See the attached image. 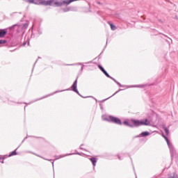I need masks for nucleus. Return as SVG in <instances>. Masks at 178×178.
I'll return each mask as SVG.
<instances>
[{
  "label": "nucleus",
  "instance_id": "obj_1",
  "mask_svg": "<svg viewBox=\"0 0 178 178\" xmlns=\"http://www.w3.org/2000/svg\"><path fill=\"white\" fill-rule=\"evenodd\" d=\"M102 119L106 122H108V123H115V124H119L120 126L124 124V126L131 127V129H134V127H140V126H151V121H149L147 118L142 120L131 118V122L132 124L129 122L127 120H125L123 121V122H122V120H120V118L113 115H108V118H106V115H102Z\"/></svg>",
  "mask_w": 178,
  "mask_h": 178
},
{
  "label": "nucleus",
  "instance_id": "obj_2",
  "mask_svg": "<svg viewBox=\"0 0 178 178\" xmlns=\"http://www.w3.org/2000/svg\"><path fill=\"white\" fill-rule=\"evenodd\" d=\"M77 80H79V76H76V79L74 80V81L73 82L72 85L70 88L62 90H56L52 93H50L42 97L38 98L32 102H30L29 103H26V105H31V104H33V102H37V101H41V99H44V98H48V97L55 95V94H58V92H63V91H73L74 92H76V94L79 95V97H81V98H93V99H95L96 102H98V100L92 96L84 97L81 95V94H80V92H79V90L77 89Z\"/></svg>",
  "mask_w": 178,
  "mask_h": 178
},
{
  "label": "nucleus",
  "instance_id": "obj_3",
  "mask_svg": "<svg viewBox=\"0 0 178 178\" xmlns=\"http://www.w3.org/2000/svg\"><path fill=\"white\" fill-rule=\"evenodd\" d=\"M29 33H31L30 36L26 35L24 38L22 44L23 47H26V45L30 46L31 38H38L42 34V28L40 25L33 26L29 29Z\"/></svg>",
  "mask_w": 178,
  "mask_h": 178
},
{
  "label": "nucleus",
  "instance_id": "obj_4",
  "mask_svg": "<svg viewBox=\"0 0 178 178\" xmlns=\"http://www.w3.org/2000/svg\"><path fill=\"white\" fill-rule=\"evenodd\" d=\"M113 82L116 83L119 87L127 88H148V87H150V88H152L154 86H155V83H145V84H141V85H132V86H127V85H122L119 81H118L115 78L112 79Z\"/></svg>",
  "mask_w": 178,
  "mask_h": 178
},
{
  "label": "nucleus",
  "instance_id": "obj_5",
  "mask_svg": "<svg viewBox=\"0 0 178 178\" xmlns=\"http://www.w3.org/2000/svg\"><path fill=\"white\" fill-rule=\"evenodd\" d=\"M27 3L33 5H44V6H54V0H24Z\"/></svg>",
  "mask_w": 178,
  "mask_h": 178
},
{
  "label": "nucleus",
  "instance_id": "obj_6",
  "mask_svg": "<svg viewBox=\"0 0 178 178\" xmlns=\"http://www.w3.org/2000/svg\"><path fill=\"white\" fill-rule=\"evenodd\" d=\"M76 1L80 0H54L53 1V7L54 8H60L62 6H69L72 2H76Z\"/></svg>",
  "mask_w": 178,
  "mask_h": 178
},
{
  "label": "nucleus",
  "instance_id": "obj_7",
  "mask_svg": "<svg viewBox=\"0 0 178 178\" xmlns=\"http://www.w3.org/2000/svg\"><path fill=\"white\" fill-rule=\"evenodd\" d=\"M16 26H17V24H14L7 29H0V38H4V37L6 36V34H8V30L10 31V33H8V34H10V35H11V37H13V31H15V27H16Z\"/></svg>",
  "mask_w": 178,
  "mask_h": 178
},
{
  "label": "nucleus",
  "instance_id": "obj_8",
  "mask_svg": "<svg viewBox=\"0 0 178 178\" xmlns=\"http://www.w3.org/2000/svg\"><path fill=\"white\" fill-rule=\"evenodd\" d=\"M163 137L167 143V145L169 147L171 158H173V156H175V154H176V150L175 149L173 145H172V143H170V140H169V138H168L165 135H163Z\"/></svg>",
  "mask_w": 178,
  "mask_h": 178
},
{
  "label": "nucleus",
  "instance_id": "obj_9",
  "mask_svg": "<svg viewBox=\"0 0 178 178\" xmlns=\"http://www.w3.org/2000/svg\"><path fill=\"white\" fill-rule=\"evenodd\" d=\"M15 27L17 28V37H22V35H24V33H26V31L24 30L23 27L20 25L15 24Z\"/></svg>",
  "mask_w": 178,
  "mask_h": 178
},
{
  "label": "nucleus",
  "instance_id": "obj_10",
  "mask_svg": "<svg viewBox=\"0 0 178 178\" xmlns=\"http://www.w3.org/2000/svg\"><path fill=\"white\" fill-rule=\"evenodd\" d=\"M90 63H92V61H88L85 63H76L73 64H65V66H81V67H84L86 65H88Z\"/></svg>",
  "mask_w": 178,
  "mask_h": 178
},
{
  "label": "nucleus",
  "instance_id": "obj_11",
  "mask_svg": "<svg viewBox=\"0 0 178 178\" xmlns=\"http://www.w3.org/2000/svg\"><path fill=\"white\" fill-rule=\"evenodd\" d=\"M151 136V133L148 131L141 132L139 135L134 136V138H141V137H148Z\"/></svg>",
  "mask_w": 178,
  "mask_h": 178
},
{
  "label": "nucleus",
  "instance_id": "obj_12",
  "mask_svg": "<svg viewBox=\"0 0 178 178\" xmlns=\"http://www.w3.org/2000/svg\"><path fill=\"white\" fill-rule=\"evenodd\" d=\"M89 160L90 161V162L93 166V169H95V166H97V163L98 162V158L92 156V157L89 158Z\"/></svg>",
  "mask_w": 178,
  "mask_h": 178
},
{
  "label": "nucleus",
  "instance_id": "obj_13",
  "mask_svg": "<svg viewBox=\"0 0 178 178\" xmlns=\"http://www.w3.org/2000/svg\"><path fill=\"white\" fill-rule=\"evenodd\" d=\"M160 35H163V37H165V38H168V40L165 39L166 42H168V45H170V42H173V40H172V38H169L168 35L163 34L161 33H159Z\"/></svg>",
  "mask_w": 178,
  "mask_h": 178
},
{
  "label": "nucleus",
  "instance_id": "obj_14",
  "mask_svg": "<svg viewBox=\"0 0 178 178\" xmlns=\"http://www.w3.org/2000/svg\"><path fill=\"white\" fill-rule=\"evenodd\" d=\"M19 148H20V145H19L15 150H13V152H10L8 156H15L16 155H17V149H19Z\"/></svg>",
  "mask_w": 178,
  "mask_h": 178
},
{
  "label": "nucleus",
  "instance_id": "obj_15",
  "mask_svg": "<svg viewBox=\"0 0 178 178\" xmlns=\"http://www.w3.org/2000/svg\"><path fill=\"white\" fill-rule=\"evenodd\" d=\"M70 155H73V154H67L65 155L61 154L59 156H55V161H58V159H60V158H65V156H70Z\"/></svg>",
  "mask_w": 178,
  "mask_h": 178
},
{
  "label": "nucleus",
  "instance_id": "obj_16",
  "mask_svg": "<svg viewBox=\"0 0 178 178\" xmlns=\"http://www.w3.org/2000/svg\"><path fill=\"white\" fill-rule=\"evenodd\" d=\"M108 24H109L112 31H115V30H117L118 26H116V25L113 24L112 22H108Z\"/></svg>",
  "mask_w": 178,
  "mask_h": 178
},
{
  "label": "nucleus",
  "instance_id": "obj_17",
  "mask_svg": "<svg viewBox=\"0 0 178 178\" xmlns=\"http://www.w3.org/2000/svg\"><path fill=\"white\" fill-rule=\"evenodd\" d=\"M168 178H178V175L176 172L168 174Z\"/></svg>",
  "mask_w": 178,
  "mask_h": 178
},
{
  "label": "nucleus",
  "instance_id": "obj_18",
  "mask_svg": "<svg viewBox=\"0 0 178 178\" xmlns=\"http://www.w3.org/2000/svg\"><path fill=\"white\" fill-rule=\"evenodd\" d=\"M19 26L21 27H22V29L24 30H25V31H26V29H28V27H29V22H26V23H24V24H19Z\"/></svg>",
  "mask_w": 178,
  "mask_h": 178
},
{
  "label": "nucleus",
  "instance_id": "obj_19",
  "mask_svg": "<svg viewBox=\"0 0 178 178\" xmlns=\"http://www.w3.org/2000/svg\"><path fill=\"white\" fill-rule=\"evenodd\" d=\"M103 73H104V76H106V77H108V79H111V80H113V77H112L111 75H109V74L108 73V72H106V70L104 71H103Z\"/></svg>",
  "mask_w": 178,
  "mask_h": 178
},
{
  "label": "nucleus",
  "instance_id": "obj_20",
  "mask_svg": "<svg viewBox=\"0 0 178 178\" xmlns=\"http://www.w3.org/2000/svg\"><path fill=\"white\" fill-rule=\"evenodd\" d=\"M3 44H8V40H0V47H2V45H3Z\"/></svg>",
  "mask_w": 178,
  "mask_h": 178
},
{
  "label": "nucleus",
  "instance_id": "obj_21",
  "mask_svg": "<svg viewBox=\"0 0 178 178\" xmlns=\"http://www.w3.org/2000/svg\"><path fill=\"white\" fill-rule=\"evenodd\" d=\"M107 45H108V39L106 40V45L104 46V48L103 49L102 52L97 56L98 59L101 58V55H102L103 52L105 51V49L106 48Z\"/></svg>",
  "mask_w": 178,
  "mask_h": 178
},
{
  "label": "nucleus",
  "instance_id": "obj_22",
  "mask_svg": "<svg viewBox=\"0 0 178 178\" xmlns=\"http://www.w3.org/2000/svg\"><path fill=\"white\" fill-rule=\"evenodd\" d=\"M166 136H169V129L166 127H163Z\"/></svg>",
  "mask_w": 178,
  "mask_h": 178
},
{
  "label": "nucleus",
  "instance_id": "obj_23",
  "mask_svg": "<svg viewBox=\"0 0 178 178\" xmlns=\"http://www.w3.org/2000/svg\"><path fill=\"white\" fill-rule=\"evenodd\" d=\"M29 154H33V155H35L36 156H38L39 158H42V159H44V157H42V156H40V154H35L31 151H28Z\"/></svg>",
  "mask_w": 178,
  "mask_h": 178
},
{
  "label": "nucleus",
  "instance_id": "obj_24",
  "mask_svg": "<svg viewBox=\"0 0 178 178\" xmlns=\"http://www.w3.org/2000/svg\"><path fill=\"white\" fill-rule=\"evenodd\" d=\"M97 67L99 69V70H101V72H102V73L105 70V68H104V67L102 65H98Z\"/></svg>",
  "mask_w": 178,
  "mask_h": 178
},
{
  "label": "nucleus",
  "instance_id": "obj_25",
  "mask_svg": "<svg viewBox=\"0 0 178 178\" xmlns=\"http://www.w3.org/2000/svg\"><path fill=\"white\" fill-rule=\"evenodd\" d=\"M62 10H63V12L66 13V12H70V8L67 7V8H62Z\"/></svg>",
  "mask_w": 178,
  "mask_h": 178
},
{
  "label": "nucleus",
  "instance_id": "obj_26",
  "mask_svg": "<svg viewBox=\"0 0 178 178\" xmlns=\"http://www.w3.org/2000/svg\"><path fill=\"white\" fill-rule=\"evenodd\" d=\"M109 98H112V96H110L109 97L104 99L103 100H100L98 102H99L100 104H102V102H105V101H108V99H109Z\"/></svg>",
  "mask_w": 178,
  "mask_h": 178
},
{
  "label": "nucleus",
  "instance_id": "obj_27",
  "mask_svg": "<svg viewBox=\"0 0 178 178\" xmlns=\"http://www.w3.org/2000/svg\"><path fill=\"white\" fill-rule=\"evenodd\" d=\"M124 90V89H119L113 95H111V97H113V96L116 95V94H118V92H120V91H123Z\"/></svg>",
  "mask_w": 178,
  "mask_h": 178
},
{
  "label": "nucleus",
  "instance_id": "obj_28",
  "mask_svg": "<svg viewBox=\"0 0 178 178\" xmlns=\"http://www.w3.org/2000/svg\"><path fill=\"white\" fill-rule=\"evenodd\" d=\"M117 156H118V159H120V161H123V156H122L119 154H118Z\"/></svg>",
  "mask_w": 178,
  "mask_h": 178
},
{
  "label": "nucleus",
  "instance_id": "obj_29",
  "mask_svg": "<svg viewBox=\"0 0 178 178\" xmlns=\"http://www.w3.org/2000/svg\"><path fill=\"white\" fill-rule=\"evenodd\" d=\"M97 15H98L99 16H102V12H101V11H97Z\"/></svg>",
  "mask_w": 178,
  "mask_h": 178
},
{
  "label": "nucleus",
  "instance_id": "obj_30",
  "mask_svg": "<svg viewBox=\"0 0 178 178\" xmlns=\"http://www.w3.org/2000/svg\"><path fill=\"white\" fill-rule=\"evenodd\" d=\"M96 3L97 4V5H104V3H102L101 1H96Z\"/></svg>",
  "mask_w": 178,
  "mask_h": 178
},
{
  "label": "nucleus",
  "instance_id": "obj_31",
  "mask_svg": "<svg viewBox=\"0 0 178 178\" xmlns=\"http://www.w3.org/2000/svg\"><path fill=\"white\" fill-rule=\"evenodd\" d=\"M99 106H100V109L102 111H104V106L102 105V104H99Z\"/></svg>",
  "mask_w": 178,
  "mask_h": 178
},
{
  "label": "nucleus",
  "instance_id": "obj_32",
  "mask_svg": "<svg viewBox=\"0 0 178 178\" xmlns=\"http://www.w3.org/2000/svg\"><path fill=\"white\" fill-rule=\"evenodd\" d=\"M70 154H73V155H81V153H80V152H76V153H70Z\"/></svg>",
  "mask_w": 178,
  "mask_h": 178
},
{
  "label": "nucleus",
  "instance_id": "obj_33",
  "mask_svg": "<svg viewBox=\"0 0 178 178\" xmlns=\"http://www.w3.org/2000/svg\"><path fill=\"white\" fill-rule=\"evenodd\" d=\"M28 137H34V138H39L38 137H35V136H26V137H25L24 138V140H27V138Z\"/></svg>",
  "mask_w": 178,
  "mask_h": 178
},
{
  "label": "nucleus",
  "instance_id": "obj_34",
  "mask_svg": "<svg viewBox=\"0 0 178 178\" xmlns=\"http://www.w3.org/2000/svg\"><path fill=\"white\" fill-rule=\"evenodd\" d=\"M43 159H44V161H49V162H52V159H48L45 158H43Z\"/></svg>",
  "mask_w": 178,
  "mask_h": 178
},
{
  "label": "nucleus",
  "instance_id": "obj_35",
  "mask_svg": "<svg viewBox=\"0 0 178 178\" xmlns=\"http://www.w3.org/2000/svg\"><path fill=\"white\" fill-rule=\"evenodd\" d=\"M153 35H158V31H154V34Z\"/></svg>",
  "mask_w": 178,
  "mask_h": 178
},
{
  "label": "nucleus",
  "instance_id": "obj_36",
  "mask_svg": "<svg viewBox=\"0 0 178 178\" xmlns=\"http://www.w3.org/2000/svg\"><path fill=\"white\" fill-rule=\"evenodd\" d=\"M83 70H84V67H81V70H80V72H81V73H83Z\"/></svg>",
  "mask_w": 178,
  "mask_h": 178
},
{
  "label": "nucleus",
  "instance_id": "obj_37",
  "mask_svg": "<svg viewBox=\"0 0 178 178\" xmlns=\"http://www.w3.org/2000/svg\"><path fill=\"white\" fill-rule=\"evenodd\" d=\"M1 159V161H3L4 159H6V157L5 156L0 157Z\"/></svg>",
  "mask_w": 178,
  "mask_h": 178
},
{
  "label": "nucleus",
  "instance_id": "obj_38",
  "mask_svg": "<svg viewBox=\"0 0 178 178\" xmlns=\"http://www.w3.org/2000/svg\"><path fill=\"white\" fill-rule=\"evenodd\" d=\"M0 162L1 163H5V162L3 161V160H2V159H1V157H0Z\"/></svg>",
  "mask_w": 178,
  "mask_h": 178
},
{
  "label": "nucleus",
  "instance_id": "obj_39",
  "mask_svg": "<svg viewBox=\"0 0 178 178\" xmlns=\"http://www.w3.org/2000/svg\"><path fill=\"white\" fill-rule=\"evenodd\" d=\"M82 146H83V145H80L79 149H82V150H83V149H85L84 148L82 147Z\"/></svg>",
  "mask_w": 178,
  "mask_h": 178
},
{
  "label": "nucleus",
  "instance_id": "obj_40",
  "mask_svg": "<svg viewBox=\"0 0 178 178\" xmlns=\"http://www.w3.org/2000/svg\"><path fill=\"white\" fill-rule=\"evenodd\" d=\"M24 141H26V140L24 139H23V140L22 141V143L19 145H22V144H23L24 143Z\"/></svg>",
  "mask_w": 178,
  "mask_h": 178
},
{
  "label": "nucleus",
  "instance_id": "obj_41",
  "mask_svg": "<svg viewBox=\"0 0 178 178\" xmlns=\"http://www.w3.org/2000/svg\"><path fill=\"white\" fill-rule=\"evenodd\" d=\"M37 62H38V59L35 60V62L34 63V66H35V63H37Z\"/></svg>",
  "mask_w": 178,
  "mask_h": 178
},
{
  "label": "nucleus",
  "instance_id": "obj_42",
  "mask_svg": "<svg viewBox=\"0 0 178 178\" xmlns=\"http://www.w3.org/2000/svg\"><path fill=\"white\" fill-rule=\"evenodd\" d=\"M51 163H52V166H53V168H54V161H52Z\"/></svg>",
  "mask_w": 178,
  "mask_h": 178
},
{
  "label": "nucleus",
  "instance_id": "obj_43",
  "mask_svg": "<svg viewBox=\"0 0 178 178\" xmlns=\"http://www.w3.org/2000/svg\"><path fill=\"white\" fill-rule=\"evenodd\" d=\"M161 37V38H163V39H165V38H163V36H160Z\"/></svg>",
  "mask_w": 178,
  "mask_h": 178
},
{
  "label": "nucleus",
  "instance_id": "obj_44",
  "mask_svg": "<svg viewBox=\"0 0 178 178\" xmlns=\"http://www.w3.org/2000/svg\"><path fill=\"white\" fill-rule=\"evenodd\" d=\"M26 106H24V111H26Z\"/></svg>",
  "mask_w": 178,
  "mask_h": 178
},
{
  "label": "nucleus",
  "instance_id": "obj_45",
  "mask_svg": "<svg viewBox=\"0 0 178 178\" xmlns=\"http://www.w3.org/2000/svg\"><path fill=\"white\" fill-rule=\"evenodd\" d=\"M17 104H23V103L17 102Z\"/></svg>",
  "mask_w": 178,
  "mask_h": 178
},
{
  "label": "nucleus",
  "instance_id": "obj_46",
  "mask_svg": "<svg viewBox=\"0 0 178 178\" xmlns=\"http://www.w3.org/2000/svg\"><path fill=\"white\" fill-rule=\"evenodd\" d=\"M136 178H137V175H136Z\"/></svg>",
  "mask_w": 178,
  "mask_h": 178
},
{
  "label": "nucleus",
  "instance_id": "obj_47",
  "mask_svg": "<svg viewBox=\"0 0 178 178\" xmlns=\"http://www.w3.org/2000/svg\"><path fill=\"white\" fill-rule=\"evenodd\" d=\"M38 58L40 59V58H41V57H38Z\"/></svg>",
  "mask_w": 178,
  "mask_h": 178
},
{
  "label": "nucleus",
  "instance_id": "obj_48",
  "mask_svg": "<svg viewBox=\"0 0 178 178\" xmlns=\"http://www.w3.org/2000/svg\"><path fill=\"white\" fill-rule=\"evenodd\" d=\"M165 72H166V70H165Z\"/></svg>",
  "mask_w": 178,
  "mask_h": 178
}]
</instances>
